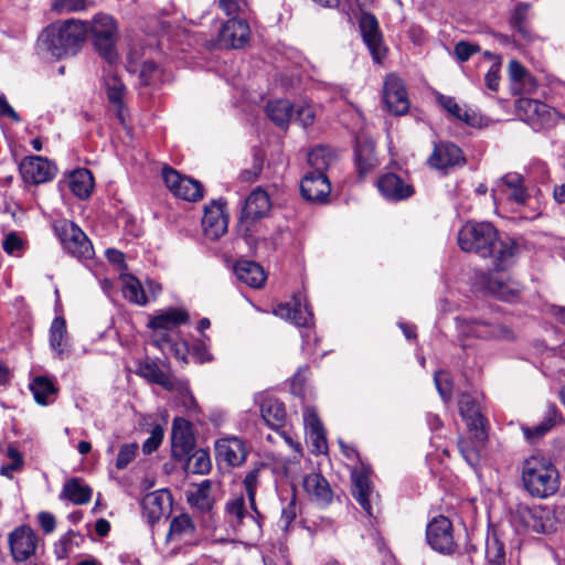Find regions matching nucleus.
<instances>
[{"mask_svg": "<svg viewBox=\"0 0 565 565\" xmlns=\"http://www.w3.org/2000/svg\"><path fill=\"white\" fill-rule=\"evenodd\" d=\"M458 245L465 253L489 259L498 271L512 266L519 253L518 243L490 222H467L458 232Z\"/></svg>", "mask_w": 565, "mask_h": 565, "instance_id": "obj_1", "label": "nucleus"}, {"mask_svg": "<svg viewBox=\"0 0 565 565\" xmlns=\"http://www.w3.org/2000/svg\"><path fill=\"white\" fill-rule=\"evenodd\" d=\"M87 31L86 23L81 20L60 21L43 30L38 45L56 58L74 55L83 45Z\"/></svg>", "mask_w": 565, "mask_h": 565, "instance_id": "obj_2", "label": "nucleus"}, {"mask_svg": "<svg viewBox=\"0 0 565 565\" xmlns=\"http://www.w3.org/2000/svg\"><path fill=\"white\" fill-rule=\"evenodd\" d=\"M524 489L534 498H548L559 489V473L552 460L542 454L525 458L521 467Z\"/></svg>", "mask_w": 565, "mask_h": 565, "instance_id": "obj_3", "label": "nucleus"}, {"mask_svg": "<svg viewBox=\"0 0 565 565\" xmlns=\"http://www.w3.org/2000/svg\"><path fill=\"white\" fill-rule=\"evenodd\" d=\"M93 45L98 54L109 64L118 58L116 43L118 40L117 24L106 14L96 15L90 24Z\"/></svg>", "mask_w": 565, "mask_h": 565, "instance_id": "obj_4", "label": "nucleus"}, {"mask_svg": "<svg viewBox=\"0 0 565 565\" xmlns=\"http://www.w3.org/2000/svg\"><path fill=\"white\" fill-rule=\"evenodd\" d=\"M53 228L63 248L77 259H90L94 248L87 235L72 221L58 220Z\"/></svg>", "mask_w": 565, "mask_h": 565, "instance_id": "obj_5", "label": "nucleus"}, {"mask_svg": "<svg viewBox=\"0 0 565 565\" xmlns=\"http://www.w3.org/2000/svg\"><path fill=\"white\" fill-rule=\"evenodd\" d=\"M457 328L465 338H477L482 340H515L514 331L501 323H492L483 320H467L457 318Z\"/></svg>", "mask_w": 565, "mask_h": 565, "instance_id": "obj_6", "label": "nucleus"}, {"mask_svg": "<svg viewBox=\"0 0 565 565\" xmlns=\"http://www.w3.org/2000/svg\"><path fill=\"white\" fill-rule=\"evenodd\" d=\"M501 184L505 188L507 198L509 201L516 203L520 206L531 207V212H521L525 220H535L541 214V206L537 200H532L525 184L524 178L516 172H509L501 178Z\"/></svg>", "mask_w": 565, "mask_h": 565, "instance_id": "obj_7", "label": "nucleus"}, {"mask_svg": "<svg viewBox=\"0 0 565 565\" xmlns=\"http://www.w3.org/2000/svg\"><path fill=\"white\" fill-rule=\"evenodd\" d=\"M518 116L533 130H541L554 125L557 113L548 105L530 98H520L515 105Z\"/></svg>", "mask_w": 565, "mask_h": 565, "instance_id": "obj_8", "label": "nucleus"}, {"mask_svg": "<svg viewBox=\"0 0 565 565\" xmlns=\"http://www.w3.org/2000/svg\"><path fill=\"white\" fill-rule=\"evenodd\" d=\"M225 512L227 521L235 531L242 534L247 532L250 534L259 533L260 523L258 519L260 514L249 513L246 510L245 500L242 495L230 500L225 505Z\"/></svg>", "mask_w": 565, "mask_h": 565, "instance_id": "obj_9", "label": "nucleus"}, {"mask_svg": "<svg viewBox=\"0 0 565 565\" xmlns=\"http://www.w3.org/2000/svg\"><path fill=\"white\" fill-rule=\"evenodd\" d=\"M188 320L189 315L183 309L169 308L167 310L160 311L148 322V327L154 331L153 342L159 347H161L163 343H169L170 337L168 331L178 326L186 323Z\"/></svg>", "mask_w": 565, "mask_h": 565, "instance_id": "obj_10", "label": "nucleus"}, {"mask_svg": "<svg viewBox=\"0 0 565 565\" xmlns=\"http://www.w3.org/2000/svg\"><path fill=\"white\" fill-rule=\"evenodd\" d=\"M426 537L433 550L441 554H451L457 545L454 540L452 524L446 516L434 518L427 525Z\"/></svg>", "mask_w": 565, "mask_h": 565, "instance_id": "obj_11", "label": "nucleus"}, {"mask_svg": "<svg viewBox=\"0 0 565 565\" xmlns=\"http://www.w3.org/2000/svg\"><path fill=\"white\" fill-rule=\"evenodd\" d=\"M362 39L367 46L374 62L381 63L386 55V47L383 43V35L379 22L372 13H362L359 20Z\"/></svg>", "mask_w": 565, "mask_h": 565, "instance_id": "obj_12", "label": "nucleus"}, {"mask_svg": "<svg viewBox=\"0 0 565 565\" xmlns=\"http://www.w3.org/2000/svg\"><path fill=\"white\" fill-rule=\"evenodd\" d=\"M195 437L189 420L178 417L173 420L171 430V452L177 460H185L194 450Z\"/></svg>", "mask_w": 565, "mask_h": 565, "instance_id": "obj_13", "label": "nucleus"}, {"mask_svg": "<svg viewBox=\"0 0 565 565\" xmlns=\"http://www.w3.org/2000/svg\"><path fill=\"white\" fill-rule=\"evenodd\" d=\"M459 413L467 424L468 430H478L479 440L488 438V422L481 412L478 397L462 393L458 399Z\"/></svg>", "mask_w": 565, "mask_h": 565, "instance_id": "obj_14", "label": "nucleus"}, {"mask_svg": "<svg viewBox=\"0 0 565 565\" xmlns=\"http://www.w3.org/2000/svg\"><path fill=\"white\" fill-rule=\"evenodd\" d=\"M225 205L226 202L223 199L205 205L202 227L206 237L217 239L227 232L228 218L225 214Z\"/></svg>", "mask_w": 565, "mask_h": 565, "instance_id": "obj_15", "label": "nucleus"}, {"mask_svg": "<svg viewBox=\"0 0 565 565\" xmlns=\"http://www.w3.org/2000/svg\"><path fill=\"white\" fill-rule=\"evenodd\" d=\"M271 209L269 194L260 186L254 189L247 196L241 216V224L246 225V232L249 225L265 217Z\"/></svg>", "mask_w": 565, "mask_h": 565, "instance_id": "obj_16", "label": "nucleus"}, {"mask_svg": "<svg viewBox=\"0 0 565 565\" xmlns=\"http://www.w3.org/2000/svg\"><path fill=\"white\" fill-rule=\"evenodd\" d=\"M19 168L23 180L31 184L51 181L56 172L55 166L40 156L24 158Z\"/></svg>", "mask_w": 565, "mask_h": 565, "instance_id": "obj_17", "label": "nucleus"}, {"mask_svg": "<svg viewBox=\"0 0 565 565\" xmlns=\"http://www.w3.org/2000/svg\"><path fill=\"white\" fill-rule=\"evenodd\" d=\"M383 97L387 109L394 115H404L409 109V100L403 81L395 74L386 76Z\"/></svg>", "mask_w": 565, "mask_h": 565, "instance_id": "obj_18", "label": "nucleus"}, {"mask_svg": "<svg viewBox=\"0 0 565 565\" xmlns=\"http://www.w3.org/2000/svg\"><path fill=\"white\" fill-rule=\"evenodd\" d=\"M250 36L249 25L242 19H230L218 32L217 43L223 49H241Z\"/></svg>", "mask_w": 565, "mask_h": 565, "instance_id": "obj_19", "label": "nucleus"}, {"mask_svg": "<svg viewBox=\"0 0 565 565\" xmlns=\"http://www.w3.org/2000/svg\"><path fill=\"white\" fill-rule=\"evenodd\" d=\"M9 544L13 559L24 562L35 553L38 537L31 527L20 526L10 534Z\"/></svg>", "mask_w": 565, "mask_h": 565, "instance_id": "obj_20", "label": "nucleus"}, {"mask_svg": "<svg viewBox=\"0 0 565 565\" xmlns=\"http://www.w3.org/2000/svg\"><path fill=\"white\" fill-rule=\"evenodd\" d=\"M142 514L150 524L170 513L172 498L168 490H157L147 493L141 501Z\"/></svg>", "mask_w": 565, "mask_h": 565, "instance_id": "obj_21", "label": "nucleus"}, {"mask_svg": "<svg viewBox=\"0 0 565 565\" xmlns=\"http://www.w3.org/2000/svg\"><path fill=\"white\" fill-rule=\"evenodd\" d=\"M215 457L220 462L237 467L245 462L247 449L244 441L237 437H226L216 440Z\"/></svg>", "mask_w": 565, "mask_h": 565, "instance_id": "obj_22", "label": "nucleus"}, {"mask_svg": "<svg viewBox=\"0 0 565 565\" xmlns=\"http://www.w3.org/2000/svg\"><path fill=\"white\" fill-rule=\"evenodd\" d=\"M433 169L446 170L465 163L462 151L451 142L436 143L430 157L427 160Z\"/></svg>", "mask_w": 565, "mask_h": 565, "instance_id": "obj_23", "label": "nucleus"}, {"mask_svg": "<svg viewBox=\"0 0 565 565\" xmlns=\"http://www.w3.org/2000/svg\"><path fill=\"white\" fill-rule=\"evenodd\" d=\"M300 191L307 201L324 202L331 185L324 173H307L301 180Z\"/></svg>", "mask_w": 565, "mask_h": 565, "instance_id": "obj_24", "label": "nucleus"}, {"mask_svg": "<svg viewBox=\"0 0 565 565\" xmlns=\"http://www.w3.org/2000/svg\"><path fill=\"white\" fill-rule=\"evenodd\" d=\"M185 497L186 502L200 512H210L215 504L213 483L209 479L191 484L185 492Z\"/></svg>", "mask_w": 565, "mask_h": 565, "instance_id": "obj_25", "label": "nucleus"}, {"mask_svg": "<svg viewBox=\"0 0 565 565\" xmlns=\"http://www.w3.org/2000/svg\"><path fill=\"white\" fill-rule=\"evenodd\" d=\"M377 188L386 199L393 201L405 200L414 194L413 185L395 173L382 175L377 181Z\"/></svg>", "mask_w": 565, "mask_h": 565, "instance_id": "obj_26", "label": "nucleus"}, {"mask_svg": "<svg viewBox=\"0 0 565 565\" xmlns=\"http://www.w3.org/2000/svg\"><path fill=\"white\" fill-rule=\"evenodd\" d=\"M523 519L526 526L536 533H548L555 530L554 511L547 507L537 505L525 509Z\"/></svg>", "mask_w": 565, "mask_h": 565, "instance_id": "obj_27", "label": "nucleus"}, {"mask_svg": "<svg viewBox=\"0 0 565 565\" xmlns=\"http://www.w3.org/2000/svg\"><path fill=\"white\" fill-rule=\"evenodd\" d=\"M274 313L281 319L291 321L298 327L308 326L312 320V313L307 306H301L299 296H294L290 301L279 303Z\"/></svg>", "mask_w": 565, "mask_h": 565, "instance_id": "obj_28", "label": "nucleus"}, {"mask_svg": "<svg viewBox=\"0 0 565 565\" xmlns=\"http://www.w3.org/2000/svg\"><path fill=\"white\" fill-rule=\"evenodd\" d=\"M168 539L172 542L192 544L196 541V526L192 518L182 513L170 522Z\"/></svg>", "mask_w": 565, "mask_h": 565, "instance_id": "obj_29", "label": "nucleus"}, {"mask_svg": "<svg viewBox=\"0 0 565 565\" xmlns=\"http://www.w3.org/2000/svg\"><path fill=\"white\" fill-rule=\"evenodd\" d=\"M234 271L238 280L252 288H260L266 281L263 267L252 260H238L234 266Z\"/></svg>", "mask_w": 565, "mask_h": 565, "instance_id": "obj_30", "label": "nucleus"}, {"mask_svg": "<svg viewBox=\"0 0 565 565\" xmlns=\"http://www.w3.org/2000/svg\"><path fill=\"white\" fill-rule=\"evenodd\" d=\"M352 494L367 515L372 516L373 511L371 500L373 489L366 472L354 471L352 473Z\"/></svg>", "mask_w": 565, "mask_h": 565, "instance_id": "obj_31", "label": "nucleus"}, {"mask_svg": "<svg viewBox=\"0 0 565 565\" xmlns=\"http://www.w3.org/2000/svg\"><path fill=\"white\" fill-rule=\"evenodd\" d=\"M561 420V413L554 404H550L543 420L534 427L523 426L522 433L525 439L534 444L545 436Z\"/></svg>", "mask_w": 565, "mask_h": 565, "instance_id": "obj_32", "label": "nucleus"}, {"mask_svg": "<svg viewBox=\"0 0 565 565\" xmlns=\"http://www.w3.org/2000/svg\"><path fill=\"white\" fill-rule=\"evenodd\" d=\"M129 73H138L140 84L143 86L153 85L160 79L161 73L158 65L153 62L138 63V57L132 51L128 55V62L126 66Z\"/></svg>", "mask_w": 565, "mask_h": 565, "instance_id": "obj_33", "label": "nucleus"}, {"mask_svg": "<svg viewBox=\"0 0 565 565\" xmlns=\"http://www.w3.org/2000/svg\"><path fill=\"white\" fill-rule=\"evenodd\" d=\"M305 491L317 502L327 504L332 500V491L329 482L320 473H310L303 478Z\"/></svg>", "mask_w": 565, "mask_h": 565, "instance_id": "obj_34", "label": "nucleus"}, {"mask_svg": "<svg viewBox=\"0 0 565 565\" xmlns=\"http://www.w3.org/2000/svg\"><path fill=\"white\" fill-rule=\"evenodd\" d=\"M487 289L491 295L503 301H513L521 292V287L518 282L502 276L490 277L487 282Z\"/></svg>", "mask_w": 565, "mask_h": 565, "instance_id": "obj_35", "label": "nucleus"}, {"mask_svg": "<svg viewBox=\"0 0 565 565\" xmlns=\"http://www.w3.org/2000/svg\"><path fill=\"white\" fill-rule=\"evenodd\" d=\"M137 374L151 383L161 385L168 391L174 390V380L153 361L146 360L139 362Z\"/></svg>", "mask_w": 565, "mask_h": 565, "instance_id": "obj_36", "label": "nucleus"}, {"mask_svg": "<svg viewBox=\"0 0 565 565\" xmlns=\"http://www.w3.org/2000/svg\"><path fill=\"white\" fill-rule=\"evenodd\" d=\"M93 489L78 478L68 479L63 487L61 498L67 499L76 505H83L90 501Z\"/></svg>", "mask_w": 565, "mask_h": 565, "instance_id": "obj_37", "label": "nucleus"}, {"mask_svg": "<svg viewBox=\"0 0 565 565\" xmlns=\"http://www.w3.org/2000/svg\"><path fill=\"white\" fill-rule=\"evenodd\" d=\"M355 162L360 177L366 175L372 171L377 160L375 157V147L371 140H359L355 149Z\"/></svg>", "mask_w": 565, "mask_h": 565, "instance_id": "obj_38", "label": "nucleus"}, {"mask_svg": "<svg viewBox=\"0 0 565 565\" xmlns=\"http://www.w3.org/2000/svg\"><path fill=\"white\" fill-rule=\"evenodd\" d=\"M469 438H460L458 440V448L463 459L470 466H476L479 462L480 452L488 438L479 440L478 430H469Z\"/></svg>", "mask_w": 565, "mask_h": 565, "instance_id": "obj_39", "label": "nucleus"}, {"mask_svg": "<svg viewBox=\"0 0 565 565\" xmlns=\"http://www.w3.org/2000/svg\"><path fill=\"white\" fill-rule=\"evenodd\" d=\"M71 191L79 199H87L94 186V179L89 170L77 169L68 177Z\"/></svg>", "mask_w": 565, "mask_h": 565, "instance_id": "obj_40", "label": "nucleus"}, {"mask_svg": "<svg viewBox=\"0 0 565 565\" xmlns=\"http://www.w3.org/2000/svg\"><path fill=\"white\" fill-rule=\"evenodd\" d=\"M266 113L276 126L286 129L294 116V107L288 100L278 99L267 104Z\"/></svg>", "mask_w": 565, "mask_h": 565, "instance_id": "obj_41", "label": "nucleus"}, {"mask_svg": "<svg viewBox=\"0 0 565 565\" xmlns=\"http://www.w3.org/2000/svg\"><path fill=\"white\" fill-rule=\"evenodd\" d=\"M124 297L132 303L145 306L148 302L146 291L141 282L132 275L121 276Z\"/></svg>", "mask_w": 565, "mask_h": 565, "instance_id": "obj_42", "label": "nucleus"}, {"mask_svg": "<svg viewBox=\"0 0 565 565\" xmlns=\"http://www.w3.org/2000/svg\"><path fill=\"white\" fill-rule=\"evenodd\" d=\"M260 414L266 424L270 427H279L282 425L286 412L282 403L277 399H265L260 405Z\"/></svg>", "mask_w": 565, "mask_h": 565, "instance_id": "obj_43", "label": "nucleus"}, {"mask_svg": "<svg viewBox=\"0 0 565 565\" xmlns=\"http://www.w3.org/2000/svg\"><path fill=\"white\" fill-rule=\"evenodd\" d=\"M334 160V152L330 148L323 146L316 147L308 154V162L315 170L311 173H324Z\"/></svg>", "mask_w": 565, "mask_h": 565, "instance_id": "obj_44", "label": "nucleus"}, {"mask_svg": "<svg viewBox=\"0 0 565 565\" xmlns=\"http://www.w3.org/2000/svg\"><path fill=\"white\" fill-rule=\"evenodd\" d=\"M437 99L443 108H445L451 116L463 121L467 125H475L476 114L469 109L462 108L455 98L439 94Z\"/></svg>", "mask_w": 565, "mask_h": 565, "instance_id": "obj_45", "label": "nucleus"}, {"mask_svg": "<svg viewBox=\"0 0 565 565\" xmlns=\"http://www.w3.org/2000/svg\"><path fill=\"white\" fill-rule=\"evenodd\" d=\"M185 460V470L191 473L205 475L212 468L210 455L204 449L193 451V454L191 456L189 455Z\"/></svg>", "mask_w": 565, "mask_h": 565, "instance_id": "obj_46", "label": "nucleus"}, {"mask_svg": "<svg viewBox=\"0 0 565 565\" xmlns=\"http://www.w3.org/2000/svg\"><path fill=\"white\" fill-rule=\"evenodd\" d=\"M30 390L33 393L34 399L41 404L46 405L50 403V396L55 394L54 384L44 376L35 377L30 384Z\"/></svg>", "mask_w": 565, "mask_h": 565, "instance_id": "obj_47", "label": "nucleus"}, {"mask_svg": "<svg viewBox=\"0 0 565 565\" xmlns=\"http://www.w3.org/2000/svg\"><path fill=\"white\" fill-rule=\"evenodd\" d=\"M66 335V322L64 318L56 317L50 328V345L52 350L58 355L63 354L64 339Z\"/></svg>", "mask_w": 565, "mask_h": 565, "instance_id": "obj_48", "label": "nucleus"}, {"mask_svg": "<svg viewBox=\"0 0 565 565\" xmlns=\"http://www.w3.org/2000/svg\"><path fill=\"white\" fill-rule=\"evenodd\" d=\"M306 422L309 426V437L317 452H324L328 448L322 424L315 414H308Z\"/></svg>", "mask_w": 565, "mask_h": 565, "instance_id": "obj_49", "label": "nucleus"}, {"mask_svg": "<svg viewBox=\"0 0 565 565\" xmlns=\"http://www.w3.org/2000/svg\"><path fill=\"white\" fill-rule=\"evenodd\" d=\"M83 541L79 533L68 531L65 533L54 545V553L58 559L66 558L72 552L74 546H78Z\"/></svg>", "mask_w": 565, "mask_h": 565, "instance_id": "obj_50", "label": "nucleus"}, {"mask_svg": "<svg viewBox=\"0 0 565 565\" xmlns=\"http://www.w3.org/2000/svg\"><path fill=\"white\" fill-rule=\"evenodd\" d=\"M105 87L107 97L110 103L121 106L122 98L125 95V85L120 81V78L113 74L108 73L105 77Z\"/></svg>", "mask_w": 565, "mask_h": 565, "instance_id": "obj_51", "label": "nucleus"}, {"mask_svg": "<svg viewBox=\"0 0 565 565\" xmlns=\"http://www.w3.org/2000/svg\"><path fill=\"white\" fill-rule=\"evenodd\" d=\"M175 196L190 202L199 201L203 198V186L199 181L188 178L177 190Z\"/></svg>", "mask_w": 565, "mask_h": 565, "instance_id": "obj_52", "label": "nucleus"}, {"mask_svg": "<svg viewBox=\"0 0 565 565\" xmlns=\"http://www.w3.org/2000/svg\"><path fill=\"white\" fill-rule=\"evenodd\" d=\"M527 13L529 6L521 3L518 4L511 15L510 23L523 38L530 36V30L527 28Z\"/></svg>", "mask_w": 565, "mask_h": 565, "instance_id": "obj_53", "label": "nucleus"}, {"mask_svg": "<svg viewBox=\"0 0 565 565\" xmlns=\"http://www.w3.org/2000/svg\"><path fill=\"white\" fill-rule=\"evenodd\" d=\"M260 471H262L260 468H255V469L248 471L243 481L245 491L247 494V499L249 501V505H250L252 510L254 511V513H256L257 515H259V512L256 508L255 497H256L257 486L259 483Z\"/></svg>", "mask_w": 565, "mask_h": 565, "instance_id": "obj_54", "label": "nucleus"}, {"mask_svg": "<svg viewBox=\"0 0 565 565\" xmlns=\"http://www.w3.org/2000/svg\"><path fill=\"white\" fill-rule=\"evenodd\" d=\"M486 556L490 565H505L504 546L495 537L487 541Z\"/></svg>", "mask_w": 565, "mask_h": 565, "instance_id": "obj_55", "label": "nucleus"}, {"mask_svg": "<svg viewBox=\"0 0 565 565\" xmlns=\"http://www.w3.org/2000/svg\"><path fill=\"white\" fill-rule=\"evenodd\" d=\"M138 445L136 443L124 444L118 451L116 459V468L122 470L136 458L138 454Z\"/></svg>", "mask_w": 565, "mask_h": 565, "instance_id": "obj_56", "label": "nucleus"}, {"mask_svg": "<svg viewBox=\"0 0 565 565\" xmlns=\"http://www.w3.org/2000/svg\"><path fill=\"white\" fill-rule=\"evenodd\" d=\"M162 179L167 188L175 195L177 190H179L180 185L188 179V177L181 175L173 168L164 167L162 169Z\"/></svg>", "mask_w": 565, "mask_h": 565, "instance_id": "obj_57", "label": "nucleus"}, {"mask_svg": "<svg viewBox=\"0 0 565 565\" xmlns=\"http://www.w3.org/2000/svg\"><path fill=\"white\" fill-rule=\"evenodd\" d=\"M436 387L445 402L451 399L452 383L449 374L443 371L436 372L434 376Z\"/></svg>", "mask_w": 565, "mask_h": 565, "instance_id": "obj_58", "label": "nucleus"}, {"mask_svg": "<svg viewBox=\"0 0 565 565\" xmlns=\"http://www.w3.org/2000/svg\"><path fill=\"white\" fill-rule=\"evenodd\" d=\"M86 0H53L52 9L57 13H70L85 9Z\"/></svg>", "mask_w": 565, "mask_h": 565, "instance_id": "obj_59", "label": "nucleus"}, {"mask_svg": "<svg viewBox=\"0 0 565 565\" xmlns=\"http://www.w3.org/2000/svg\"><path fill=\"white\" fill-rule=\"evenodd\" d=\"M297 516V504L295 497L282 508L279 524L282 530H288L289 525Z\"/></svg>", "mask_w": 565, "mask_h": 565, "instance_id": "obj_60", "label": "nucleus"}, {"mask_svg": "<svg viewBox=\"0 0 565 565\" xmlns=\"http://www.w3.org/2000/svg\"><path fill=\"white\" fill-rule=\"evenodd\" d=\"M508 71H509V76H510L511 81L514 83H519L520 81H523V79L532 81V75L516 60L510 61Z\"/></svg>", "mask_w": 565, "mask_h": 565, "instance_id": "obj_61", "label": "nucleus"}, {"mask_svg": "<svg viewBox=\"0 0 565 565\" xmlns=\"http://www.w3.org/2000/svg\"><path fill=\"white\" fill-rule=\"evenodd\" d=\"M218 7L227 14V15H236L241 12H244L247 8L246 0H218Z\"/></svg>", "mask_w": 565, "mask_h": 565, "instance_id": "obj_62", "label": "nucleus"}, {"mask_svg": "<svg viewBox=\"0 0 565 565\" xmlns=\"http://www.w3.org/2000/svg\"><path fill=\"white\" fill-rule=\"evenodd\" d=\"M263 170V160L259 157H255L254 162L249 169H245L239 173V180L243 182L256 181Z\"/></svg>", "mask_w": 565, "mask_h": 565, "instance_id": "obj_63", "label": "nucleus"}, {"mask_svg": "<svg viewBox=\"0 0 565 565\" xmlns=\"http://www.w3.org/2000/svg\"><path fill=\"white\" fill-rule=\"evenodd\" d=\"M163 439V429L160 426H156L150 437L143 443L142 450L145 454H151L157 450Z\"/></svg>", "mask_w": 565, "mask_h": 565, "instance_id": "obj_64", "label": "nucleus"}]
</instances>
